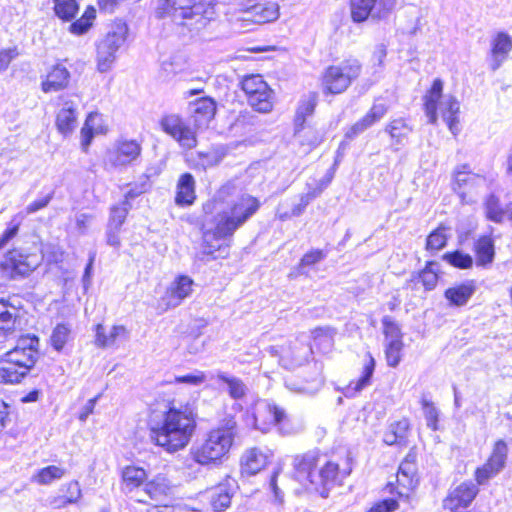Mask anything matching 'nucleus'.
<instances>
[{"label":"nucleus","instance_id":"1","mask_svg":"<svg viewBox=\"0 0 512 512\" xmlns=\"http://www.w3.org/2000/svg\"><path fill=\"white\" fill-rule=\"evenodd\" d=\"M232 185L222 186L215 197L203 204V253L214 259L227 253L219 240L231 237L260 207L259 201L247 194L234 195Z\"/></svg>","mask_w":512,"mask_h":512},{"label":"nucleus","instance_id":"2","mask_svg":"<svg viewBox=\"0 0 512 512\" xmlns=\"http://www.w3.org/2000/svg\"><path fill=\"white\" fill-rule=\"evenodd\" d=\"M195 429V414L188 405L169 407L166 411L152 415L149 421L151 442L169 453L184 449L191 441Z\"/></svg>","mask_w":512,"mask_h":512},{"label":"nucleus","instance_id":"3","mask_svg":"<svg viewBox=\"0 0 512 512\" xmlns=\"http://www.w3.org/2000/svg\"><path fill=\"white\" fill-rule=\"evenodd\" d=\"M294 478L306 489L319 492L324 498L329 490L340 483L339 465L318 452L296 456L293 462Z\"/></svg>","mask_w":512,"mask_h":512},{"label":"nucleus","instance_id":"4","mask_svg":"<svg viewBox=\"0 0 512 512\" xmlns=\"http://www.w3.org/2000/svg\"><path fill=\"white\" fill-rule=\"evenodd\" d=\"M237 435V423L233 417L223 420L212 429L205 441L192 451L193 459L201 465L219 464L229 453Z\"/></svg>","mask_w":512,"mask_h":512},{"label":"nucleus","instance_id":"5","mask_svg":"<svg viewBox=\"0 0 512 512\" xmlns=\"http://www.w3.org/2000/svg\"><path fill=\"white\" fill-rule=\"evenodd\" d=\"M443 82L440 79H435L430 90L424 96V106L429 123L436 124L437 122V109L441 111L444 121L447 123L450 132L453 135L459 133V120L457 115L460 112V104L454 96H446L442 98Z\"/></svg>","mask_w":512,"mask_h":512},{"label":"nucleus","instance_id":"6","mask_svg":"<svg viewBox=\"0 0 512 512\" xmlns=\"http://www.w3.org/2000/svg\"><path fill=\"white\" fill-rule=\"evenodd\" d=\"M128 33L126 23L117 21L113 23L103 39L97 44V69L101 73L111 70L116 53L124 44Z\"/></svg>","mask_w":512,"mask_h":512},{"label":"nucleus","instance_id":"7","mask_svg":"<svg viewBox=\"0 0 512 512\" xmlns=\"http://www.w3.org/2000/svg\"><path fill=\"white\" fill-rule=\"evenodd\" d=\"M360 73L361 64L358 60H346L339 65L329 66L323 75L322 84L328 93L340 94L359 77Z\"/></svg>","mask_w":512,"mask_h":512},{"label":"nucleus","instance_id":"8","mask_svg":"<svg viewBox=\"0 0 512 512\" xmlns=\"http://www.w3.org/2000/svg\"><path fill=\"white\" fill-rule=\"evenodd\" d=\"M254 427L263 433L273 428L281 434L288 433L286 425L289 422L288 415L284 408L270 400H259L256 402L253 413Z\"/></svg>","mask_w":512,"mask_h":512},{"label":"nucleus","instance_id":"9","mask_svg":"<svg viewBox=\"0 0 512 512\" xmlns=\"http://www.w3.org/2000/svg\"><path fill=\"white\" fill-rule=\"evenodd\" d=\"M248 104L259 113H269L274 106V91L260 75H248L241 81Z\"/></svg>","mask_w":512,"mask_h":512},{"label":"nucleus","instance_id":"10","mask_svg":"<svg viewBox=\"0 0 512 512\" xmlns=\"http://www.w3.org/2000/svg\"><path fill=\"white\" fill-rule=\"evenodd\" d=\"M206 13L203 4L198 0H157L155 9L159 19L171 18L172 21L183 24L186 19H192Z\"/></svg>","mask_w":512,"mask_h":512},{"label":"nucleus","instance_id":"11","mask_svg":"<svg viewBox=\"0 0 512 512\" xmlns=\"http://www.w3.org/2000/svg\"><path fill=\"white\" fill-rule=\"evenodd\" d=\"M42 257L36 253H22L18 250L9 251L0 268L10 279L24 278L33 272L41 263Z\"/></svg>","mask_w":512,"mask_h":512},{"label":"nucleus","instance_id":"12","mask_svg":"<svg viewBox=\"0 0 512 512\" xmlns=\"http://www.w3.org/2000/svg\"><path fill=\"white\" fill-rule=\"evenodd\" d=\"M396 6V0H350L351 18L362 23L369 18L382 20L387 18Z\"/></svg>","mask_w":512,"mask_h":512},{"label":"nucleus","instance_id":"13","mask_svg":"<svg viewBox=\"0 0 512 512\" xmlns=\"http://www.w3.org/2000/svg\"><path fill=\"white\" fill-rule=\"evenodd\" d=\"M161 128L183 148L190 150L197 145L195 132L176 114L166 115L160 121Z\"/></svg>","mask_w":512,"mask_h":512},{"label":"nucleus","instance_id":"14","mask_svg":"<svg viewBox=\"0 0 512 512\" xmlns=\"http://www.w3.org/2000/svg\"><path fill=\"white\" fill-rule=\"evenodd\" d=\"M141 145L136 140H119L106 154L107 162L117 168L133 164L141 155Z\"/></svg>","mask_w":512,"mask_h":512},{"label":"nucleus","instance_id":"15","mask_svg":"<svg viewBox=\"0 0 512 512\" xmlns=\"http://www.w3.org/2000/svg\"><path fill=\"white\" fill-rule=\"evenodd\" d=\"M312 354L313 350L309 344L296 339L281 347L279 361L285 369L294 370L307 363Z\"/></svg>","mask_w":512,"mask_h":512},{"label":"nucleus","instance_id":"16","mask_svg":"<svg viewBox=\"0 0 512 512\" xmlns=\"http://www.w3.org/2000/svg\"><path fill=\"white\" fill-rule=\"evenodd\" d=\"M478 493L479 488L477 484L472 481L462 482L455 488L449 490L443 500V508L451 512H455L461 507L466 508L473 502Z\"/></svg>","mask_w":512,"mask_h":512},{"label":"nucleus","instance_id":"17","mask_svg":"<svg viewBox=\"0 0 512 512\" xmlns=\"http://www.w3.org/2000/svg\"><path fill=\"white\" fill-rule=\"evenodd\" d=\"M38 345L39 339L28 335L20 338L16 347L6 354H16L17 364L28 373L36 363Z\"/></svg>","mask_w":512,"mask_h":512},{"label":"nucleus","instance_id":"18","mask_svg":"<svg viewBox=\"0 0 512 512\" xmlns=\"http://www.w3.org/2000/svg\"><path fill=\"white\" fill-rule=\"evenodd\" d=\"M193 284V280L188 276L177 277L162 298L166 309L179 306L185 298L190 296L193 291Z\"/></svg>","mask_w":512,"mask_h":512},{"label":"nucleus","instance_id":"19","mask_svg":"<svg viewBox=\"0 0 512 512\" xmlns=\"http://www.w3.org/2000/svg\"><path fill=\"white\" fill-rule=\"evenodd\" d=\"M238 489L237 481L232 477H227L224 482L213 488L210 492V504L215 512L226 510L231 499Z\"/></svg>","mask_w":512,"mask_h":512},{"label":"nucleus","instance_id":"20","mask_svg":"<svg viewBox=\"0 0 512 512\" xmlns=\"http://www.w3.org/2000/svg\"><path fill=\"white\" fill-rule=\"evenodd\" d=\"M210 379L215 380L218 388L225 391L234 400L243 399L247 395V385L236 376L217 371L215 374H211Z\"/></svg>","mask_w":512,"mask_h":512},{"label":"nucleus","instance_id":"21","mask_svg":"<svg viewBox=\"0 0 512 512\" xmlns=\"http://www.w3.org/2000/svg\"><path fill=\"white\" fill-rule=\"evenodd\" d=\"M279 17V6L275 2L256 3L243 10V20L264 24Z\"/></svg>","mask_w":512,"mask_h":512},{"label":"nucleus","instance_id":"22","mask_svg":"<svg viewBox=\"0 0 512 512\" xmlns=\"http://www.w3.org/2000/svg\"><path fill=\"white\" fill-rule=\"evenodd\" d=\"M512 50V39L504 32H498L491 41V63L490 68L496 71L507 59Z\"/></svg>","mask_w":512,"mask_h":512},{"label":"nucleus","instance_id":"23","mask_svg":"<svg viewBox=\"0 0 512 512\" xmlns=\"http://www.w3.org/2000/svg\"><path fill=\"white\" fill-rule=\"evenodd\" d=\"M268 462V455L259 448L246 450L241 457V473L243 475H255L260 472Z\"/></svg>","mask_w":512,"mask_h":512},{"label":"nucleus","instance_id":"24","mask_svg":"<svg viewBox=\"0 0 512 512\" xmlns=\"http://www.w3.org/2000/svg\"><path fill=\"white\" fill-rule=\"evenodd\" d=\"M15 355L5 354L0 359V383L16 384L27 375V372L17 364Z\"/></svg>","mask_w":512,"mask_h":512},{"label":"nucleus","instance_id":"25","mask_svg":"<svg viewBox=\"0 0 512 512\" xmlns=\"http://www.w3.org/2000/svg\"><path fill=\"white\" fill-rule=\"evenodd\" d=\"M191 113L197 127H207L215 116L216 104L213 99L208 97L198 99L191 105Z\"/></svg>","mask_w":512,"mask_h":512},{"label":"nucleus","instance_id":"26","mask_svg":"<svg viewBox=\"0 0 512 512\" xmlns=\"http://www.w3.org/2000/svg\"><path fill=\"white\" fill-rule=\"evenodd\" d=\"M177 191L175 196V203L179 206H189L194 203L196 199L195 194V180L192 174L184 173L180 176L177 183Z\"/></svg>","mask_w":512,"mask_h":512},{"label":"nucleus","instance_id":"27","mask_svg":"<svg viewBox=\"0 0 512 512\" xmlns=\"http://www.w3.org/2000/svg\"><path fill=\"white\" fill-rule=\"evenodd\" d=\"M77 126L76 106L71 101L64 103L56 116V127L64 135H70Z\"/></svg>","mask_w":512,"mask_h":512},{"label":"nucleus","instance_id":"28","mask_svg":"<svg viewBox=\"0 0 512 512\" xmlns=\"http://www.w3.org/2000/svg\"><path fill=\"white\" fill-rule=\"evenodd\" d=\"M69 78V71L64 66L56 65L42 82V90L46 93L62 90L67 87Z\"/></svg>","mask_w":512,"mask_h":512},{"label":"nucleus","instance_id":"29","mask_svg":"<svg viewBox=\"0 0 512 512\" xmlns=\"http://www.w3.org/2000/svg\"><path fill=\"white\" fill-rule=\"evenodd\" d=\"M294 136L301 145L315 147L323 138V131L311 123L294 124Z\"/></svg>","mask_w":512,"mask_h":512},{"label":"nucleus","instance_id":"30","mask_svg":"<svg viewBox=\"0 0 512 512\" xmlns=\"http://www.w3.org/2000/svg\"><path fill=\"white\" fill-rule=\"evenodd\" d=\"M122 491L125 494L133 492L143 485L147 479L145 469L137 466H126L122 470Z\"/></svg>","mask_w":512,"mask_h":512},{"label":"nucleus","instance_id":"31","mask_svg":"<svg viewBox=\"0 0 512 512\" xmlns=\"http://www.w3.org/2000/svg\"><path fill=\"white\" fill-rule=\"evenodd\" d=\"M476 287L473 281L448 288L444 295L451 305L463 306L465 305L472 295L475 293Z\"/></svg>","mask_w":512,"mask_h":512},{"label":"nucleus","instance_id":"32","mask_svg":"<svg viewBox=\"0 0 512 512\" xmlns=\"http://www.w3.org/2000/svg\"><path fill=\"white\" fill-rule=\"evenodd\" d=\"M476 265L487 267L492 264L495 257L494 241L489 236L480 237L474 244Z\"/></svg>","mask_w":512,"mask_h":512},{"label":"nucleus","instance_id":"33","mask_svg":"<svg viewBox=\"0 0 512 512\" xmlns=\"http://www.w3.org/2000/svg\"><path fill=\"white\" fill-rule=\"evenodd\" d=\"M409 427V421L405 418L391 423L384 434V442L387 445H406Z\"/></svg>","mask_w":512,"mask_h":512},{"label":"nucleus","instance_id":"34","mask_svg":"<svg viewBox=\"0 0 512 512\" xmlns=\"http://www.w3.org/2000/svg\"><path fill=\"white\" fill-rule=\"evenodd\" d=\"M416 472V457L413 454H408L399 466L397 482L405 488H413L417 483Z\"/></svg>","mask_w":512,"mask_h":512},{"label":"nucleus","instance_id":"35","mask_svg":"<svg viewBox=\"0 0 512 512\" xmlns=\"http://www.w3.org/2000/svg\"><path fill=\"white\" fill-rule=\"evenodd\" d=\"M19 310L8 300L0 299V331L4 334L14 332Z\"/></svg>","mask_w":512,"mask_h":512},{"label":"nucleus","instance_id":"36","mask_svg":"<svg viewBox=\"0 0 512 512\" xmlns=\"http://www.w3.org/2000/svg\"><path fill=\"white\" fill-rule=\"evenodd\" d=\"M335 329L319 327L312 331V337L316 347L323 353L331 351L334 345Z\"/></svg>","mask_w":512,"mask_h":512},{"label":"nucleus","instance_id":"37","mask_svg":"<svg viewBox=\"0 0 512 512\" xmlns=\"http://www.w3.org/2000/svg\"><path fill=\"white\" fill-rule=\"evenodd\" d=\"M170 491V487L166 483L165 479L157 478L154 479L144 486L145 495L156 502L162 501L163 497L167 496Z\"/></svg>","mask_w":512,"mask_h":512},{"label":"nucleus","instance_id":"38","mask_svg":"<svg viewBox=\"0 0 512 512\" xmlns=\"http://www.w3.org/2000/svg\"><path fill=\"white\" fill-rule=\"evenodd\" d=\"M317 104V97L315 94H309L304 97L300 102L296 110L294 124L298 123H309L307 118L312 116Z\"/></svg>","mask_w":512,"mask_h":512},{"label":"nucleus","instance_id":"39","mask_svg":"<svg viewBox=\"0 0 512 512\" xmlns=\"http://www.w3.org/2000/svg\"><path fill=\"white\" fill-rule=\"evenodd\" d=\"M65 475V469L50 465L40 469L32 480L40 485H49L55 480L61 479Z\"/></svg>","mask_w":512,"mask_h":512},{"label":"nucleus","instance_id":"40","mask_svg":"<svg viewBox=\"0 0 512 512\" xmlns=\"http://www.w3.org/2000/svg\"><path fill=\"white\" fill-rule=\"evenodd\" d=\"M507 457L508 445L504 440L499 439L494 443L491 455L487 461L503 470L506 466Z\"/></svg>","mask_w":512,"mask_h":512},{"label":"nucleus","instance_id":"41","mask_svg":"<svg viewBox=\"0 0 512 512\" xmlns=\"http://www.w3.org/2000/svg\"><path fill=\"white\" fill-rule=\"evenodd\" d=\"M54 3L56 15L64 21L72 20L79 9L76 0H54Z\"/></svg>","mask_w":512,"mask_h":512},{"label":"nucleus","instance_id":"42","mask_svg":"<svg viewBox=\"0 0 512 512\" xmlns=\"http://www.w3.org/2000/svg\"><path fill=\"white\" fill-rule=\"evenodd\" d=\"M96 11L93 7H88L82 17L73 22L69 31L75 35H82L86 33L92 26V21L95 19Z\"/></svg>","mask_w":512,"mask_h":512},{"label":"nucleus","instance_id":"43","mask_svg":"<svg viewBox=\"0 0 512 512\" xmlns=\"http://www.w3.org/2000/svg\"><path fill=\"white\" fill-rule=\"evenodd\" d=\"M385 131L395 139L397 143H401L404 138L411 132V128L407 125L406 121L402 118L392 120L387 126Z\"/></svg>","mask_w":512,"mask_h":512},{"label":"nucleus","instance_id":"44","mask_svg":"<svg viewBox=\"0 0 512 512\" xmlns=\"http://www.w3.org/2000/svg\"><path fill=\"white\" fill-rule=\"evenodd\" d=\"M327 257V252L321 249H312L305 253L297 267L299 274H306L305 268L313 266Z\"/></svg>","mask_w":512,"mask_h":512},{"label":"nucleus","instance_id":"45","mask_svg":"<svg viewBox=\"0 0 512 512\" xmlns=\"http://www.w3.org/2000/svg\"><path fill=\"white\" fill-rule=\"evenodd\" d=\"M443 259L459 269H468L473 265V258L459 250L444 254Z\"/></svg>","mask_w":512,"mask_h":512},{"label":"nucleus","instance_id":"46","mask_svg":"<svg viewBox=\"0 0 512 512\" xmlns=\"http://www.w3.org/2000/svg\"><path fill=\"white\" fill-rule=\"evenodd\" d=\"M436 267V263L428 262L426 267L418 275L419 280L422 282L426 290H433L437 285L438 275Z\"/></svg>","mask_w":512,"mask_h":512},{"label":"nucleus","instance_id":"47","mask_svg":"<svg viewBox=\"0 0 512 512\" xmlns=\"http://www.w3.org/2000/svg\"><path fill=\"white\" fill-rule=\"evenodd\" d=\"M487 218L496 223H500L505 218L504 209L500 207L499 200L496 196L490 195L485 203Z\"/></svg>","mask_w":512,"mask_h":512},{"label":"nucleus","instance_id":"48","mask_svg":"<svg viewBox=\"0 0 512 512\" xmlns=\"http://www.w3.org/2000/svg\"><path fill=\"white\" fill-rule=\"evenodd\" d=\"M403 349L402 340H389L386 344V359L390 367H396L401 361V352Z\"/></svg>","mask_w":512,"mask_h":512},{"label":"nucleus","instance_id":"49","mask_svg":"<svg viewBox=\"0 0 512 512\" xmlns=\"http://www.w3.org/2000/svg\"><path fill=\"white\" fill-rule=\"evenodd\" d=\"M502 470L492 463L486 461L481 467H478L475 471V480L478 485L486 484L491 478L498 475Z\"/></svg>","mask_w":512,"mask_h":512},{"label":"nucleus","instance_id":"50","mask_svg":"<svg viewBox=\"0 0 512 512\" xmlns=\"http://www.w3.org/2000/svg\"><path fill=\"white\" fill-rule=\"evenodd\" d=\"M368 360L364 364L361 377L355 382L353 390L355 392L361 391L363 388L370 384L371 377L375 369V360L370 353L367 354Z\"/></svg>","mask_w":512,"mask_h":512},{"label":"nucleus","instance_id":"51","mask_svg":"<svg viewBox=\"0 0 512 512\" xmlns=\"http://www.w3.org/2000/svg\"><path fill=\"white\" fill-rule=\"evenodd\" d=\"M127 214V202H123L121 205L113 206L110 211V217L107 226L116 228V230H120Z\"/></svg>","mask_w":512,"mask_h":512},{"label":"nucleus","instance_id":"52","mask_svg":"<svg viewBox=\"0 0 512 512\" xmlns=\"http://www.w3.org/2000/svg\"><path fill=\"white\" fill-rule=\"evenodd\" d=\"M380 121L378 117H376L372 112L369 110L367 114L361 118L359 121H357L350 130L346 133V136L348 138H353L356 135L364 132L366 129L371 127L376 122Z\"/></svg>","mask_w":512,"mask_h":512},{"label":"nucleus","instance_id":"53","mask_svg":"<svg viewBox=\"0 0 512 512\" xmlns=\"http://www.w3.org/2000/svg\"><path fill=\"white\" fill-rule=\"evenodd\" d=\"M69 334L70 329L65 324H58L50 337L52 347L57 351H61L69 338Z\"/></svg>","mask_w":512,"mask_h":512},{"label":"nucleus","instance_id":"54","mask_svg":"<svg viewBox=\"0 0 512 512\" xmlns=\"http://www.w3.org/2000/svg\"><path fill=\"white\" fill-rule=\"evenodd\" d=\"M421 403L424 410V416L426 419L427 427L433 431H436L438 429L439 417V412L437 408L431 401L427 399H422Z\"/></svg>","mask_w":512,"mask_h":512},{"label":"nucleus","instance_id":"55","mask_svg":"<svg viewBox=\"0 0 512 512\" xmlns=\"http://www.w3.org/2000/svg\"><path fill=\"white\" fill-rule=\"evenodd\" d=\"M444 230V228L440 227L430 233L426 242L427 249L440 250L446 245L447 236L445 235Z\"/></svg>","mask_w":512,"mask_h":512},{"label":"nucleus","instance_id":"56","mask_svg":"<svg viewBox=\"0 0 512 512\" xmlns=\"http://www.w3.org/2000/svg\"><path fill=\"white\" fill-rule=\"evenodd\" d=\"M383 331L387 341L401 340L402 334L398 324L390 317L384 316L382 319Z\"/></svg>","mask_w":512,"mask_h":512},{"label":"nucleus","instance_id":"57","mask_svg":"<svg viewBox=\"0 0 512 512\" xmlns=\"http://www.w3.org/2000/svg\"><path fill=\"white\" fill-rule=\"evenodd\" d=\"M477 179H480V177L471 173L467 165L460 166L455 172V182L459 188L467 185L470 182H474Z\"/></svg>","mask_w":512,"mask_h":512},{"label":"nucleus","instance_id":"58","mask_svg":"<svg viewBox=\"0 0 512 512\" xmlns=\"http://www.w3.org/2000/svg\"><path fill=\"white\" fill-rule=\"evenodd\" d=\"M320 194H321V189L319 191L312 190L306 194L301 195L300 202L293 206V208L291 210V215L292 216H300L304 212L305 208L309 205V203L313 199H315L317 196H319Z\"/></svg>","mask_w":512,"mask_h":512},{"label":"nucleus","instance_id":"59","mask_svg":"<svg viewBox=\"0 0 512 512\" xmlns=\"http://www.w3.org/2000/svg\"><path fill=\"white\" fill-rule=\"evenodd\" d=\"M206 378H207V376H206L205 372L196 371L195 373H192V374L177 376L175 378V381L177 383H183V384H187V385H191V386H199L205 382Z\"/></svg>","mask_w":512,"mask_h":512},{"label":"nucleus","instance_id":"60","mask_svg":"<svg viewBox=\"0 0 512 512\" xmlns=\"http://www.w3.org/2000/svg\"><path fill=\"white\" fill-rule=\"evenodd\" d=\"M95 116L89 114L87 117L84 126L81 129V146L84 151L87 150L93 139V129L91 126V122H93Z\"/></svg>","mask_w":512,"mask_h":512},{"label":"nucleus","instance_id":"61","mask_svg":"<svg viewBox=\"0 0 512 512\" xmlns=\"http://www.w3.org/2000/svg\"><path fill=\"white\" fill-rule=\"evenodd\" d=\"M398 508V502L395 499H385L374 505L368 512H393Z\"/></svg>","mask_w":512,"mask_h":512},{"label":"nucleus","instance_id":"62","mask_svg":"<svg viewBox=\"0 0 512 512\" xmlns=\"http://www.w3.org/2000/svg\"><path fill=\"white\" fill-rule=\"evenodd\" d=\"M18 55L16 48L0 51V71L8 68L11 61Z\"/></svg>","mask_w":512,"mask_h":512},{"label":"nucleus","instance_id":"63","mask_svg":"<svg viewBox=\"0 0 512 512\" xmlns=\"http://www.w3.org/2000/svg\"><path fill=\"white\" fill-rule=\"evenodd\" d=\"M82 492L78 481H72L67 486L68 502L76 503L81 498Z\"/></svg>","mask_w":512,"mask_h":512},{"label":"nucleus","instance_id":"64","mask_svg":"<svg viewBox=\"0 0 512 512\" xmlns=\"http://www.w3.org/2000/svg\"><path fill=\"white\" fill-rule=\"evenodd\" d=\"M51 199H52V194H48V195H46L45 197H43L41 199L35 200L34 202L30 203L26 207V213L27 214H32V213L37 212L40 209L45 208L49 204Z\"/></svg>","mask_w":512,"mask_h":512}]
</instances>
